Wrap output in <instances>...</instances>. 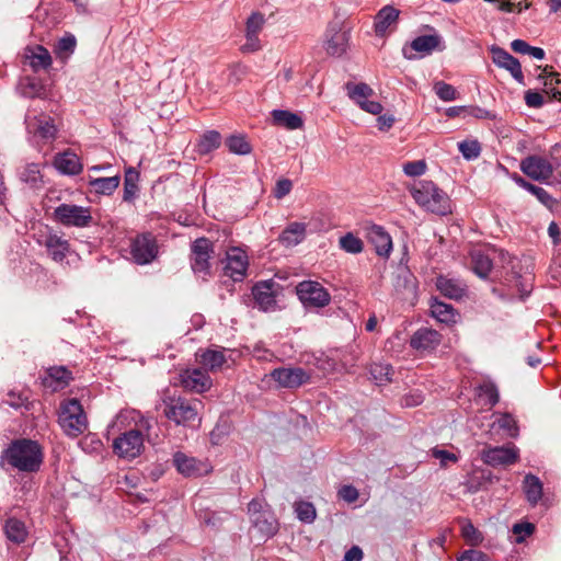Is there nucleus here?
Segmentation results:
<instances>
[{
	"mask_svg": "<svg viewBox=\"0 0 561 561\" xmlns=\"http://www.w3.org/2000/svg\"><path fill=\"white\" fill-rule=\"evenodd\" d=\"M491 54L496 66L506 69L519 84H525L522 66L517 58L501 47H492Z\"/></svg>",
	"mask_w": 561,
	"mask_h": 561,
	"instance_id": "nucleus-18",
	"label": "nucleus"
},
{
	"mask_svg": "<svg viewBox=\"0 0 561 561\" xmlns=\"http://www.w3.org/2000/svg\"><path fill=\"white\" fill-rule=\"evenodd\" d=\"M293 188V183L288 179H280L276 182L275 188H274V196L278 199L285 197L290 193Z\"/></svg>",
	"mask_w": 561,
	"mask_h": 561,
	"instance_id": "nucleus-60",
	"label": "nucleus"
},
{
	"mask_svg": "<svg viewBox=\"0 0 561 561\" xmlns=\"http://www.w3.org/2000/svg\"><path fill=\"white\" fill-rule=\"evenodd\" d=\"M214 244L207 238H198L191 245V265L195 273L208 274Z\"/></svg>",
	"mask_w": 561,
	"mask_h": 561,
	"instance_id": "nucleus-10",
	"label": "nucleus"
},
{
	"mask_svg": "<svg viewBox=\"0 0 561 561\" xmlns=\"http://www.w3.org/2000/svg\"><path fill=\"white\" fill-rule=\"evenodd\" d=\"M55 165L58 170L66 174H78L82 170L79 158L72 152H65L56 157Z\"/></svg>",
	"mask_w": 561,
	"mask_h": 561,
	"instance_id": "nucleus-36",
	"label": "nucleus"
},
{
	"mask_svg": "<svg viewBox=\"0 0 561 561\" xmlns=\"http://www.w3.org/2000/svg\"><path fill=\"white\" fill-rule=\"evenodd\" d=\"M130 255L138 265L149 264L159 253V245L152 232H142L130 240Z\"/></svg>",
	"mask_w": 561,
	"mask_h": 561,
	"instance_id": "nucleus-6",
	"label": "nucleus"
},
{
	"mask_svg": "<svg viewBox=\"0 0 561 561\" xmlns=\"http://www.w3.org/2000/svg\"><path fill=\"white\" fill-rule=\"evenodd\" d=\"M180 383L188 391L203 393L210 389L211 379L202 369H186L180 375Z\"/></svg>",
	"mask_w": 561,
	"mask_h": 561,
	"instance_id": "nucleus-17",
	"label": "nucleus"
},
{
	"mask_svg": "<svg viewBox=\"0 0 561 561\" xmlns=\"http://www.w3.org/2000/svg\"><path fill=\"white\" fill-rule=\"evenodd\" d=\"M436 288L446 298L456 300L461 299L466 291L460 282L442 275L436 278Z\"/></svg>",
	"mask_w": 561,
	"mask_h": 561,
	"instance_id": "nucleus-28",
	"label": "nucleus"
},
{
	"mask_svg": "<svg viewBox=\"0 0 561 561\" xmlns=\"http://www.w3.org/2000/svg\"><path fill=\"white\" fill-rule=\"evenodd\" d=\"M442 342V335L433 329L421 328L414 332L410 340V346L419 353H431Z\"/></svg>",
	"mask_w": 561,
	"mask_h": 561,
	"instance_id": "nucleus-16",
	"label": "nucleus"
},
{
	"mask_svg": "<svg viewBox=\"0 0 561 561\" xmlns=\"http://www.w3.org/2000/svg\"><path fill=\"white\" fill-rule=\"evenodd\" d=\"M251 522L253 526L266 537H271L277 531L276 519L270 512L252 517Z\"/></svg>",
	"mask_w": 561,
	"mask_h": 561,
	"instance_id": "nucleus-39",
	"label": "nucleus"
},
{
	"mask_svg": "<svg viewBox=\"0 0 561 561\" xmlns=\"http://www.w3.org/2000/svg\"><path fill=\"white\" fill-rule=\"evenodd\" d=\"M173 466L179 473L186 478H196L208 472L206 463L182 451H176L173 455Z\"/></svg>",
	"mask_w": 561,
	"mask_h": 561,
	"instance_id": "nucleus-15",
	"label": "nucleus"
},
{
	"mask_svg": "<svg viewBox=\"0 0 561 561\" xmlns=\"http://www.w3.org/2000/svg\"><path fill=\"white\" fill-rule=\"evenodd\" d=\"M369 373L377 383L383 385L391 382L394 370L393 367L389 364L374 363L370 365Z\"/></svg>",
	"mask_w": 561,
	"mask_h": 561,
	"instance_id": "nucleus-43",
	"label": "nucleus"
},
{
	"mask_svg": "<svg viewBox=\"0 0 561 561\" xmlns=\"http://www.w3.org/2000/svg\"><path fill=\"white\" fill-rule=\"evenodd\" d=\"M139 172L133 168L129 167L125 171V178H124V194H123V201L124 202H133L136 197V194L138 192V181H139Z\"/></svg>",
	"mask_w": 561,
	"mask_h": 561,
	"instance_id": "nucleus-37",
	"label": "nucleus"
},
{
	"mask_svg": "<svg viewBox=\"0 0 561 561\" xmlns=\"http://www.w3.org/2000/svg\"><path fill=\"white\" fill-rule=\"evenodd\" d=\"M72 380V374L65 366H54L47 369V375L43 379V385L51 391H58L66 388Z\"/></svg>",
	"mask_w": 561,
	"mask_h": 561,
	"instance_id": "nucleus-22",
	"label": "nucleus"
},
{
	"mask_svg": "<svg viewBox=\"0 0 561 561\" xmlns=\"http://www.w3.org/2000/svg\"><path fill=\"white\" fill-rule=\"evenodd\" d=\"M144 449V435L139 430H129L113 442L114 453L127 459L136 458Z\"/></svg>",
	"mask_w": 561,
	"mask_h": 561,
	"instance_id": "nucleus-8",
	"label": "nucleus"
},
{
	"mask_svg": "<svg viewBox=\"0 0 561 561\" xmlns=\"http://www.w3.org/2000/svg\"><path fill=\"white\" fill-rule=\"evenodd\" d=\"M403 171L409 176H420L425 173L426 163L424 160L410 161L403 165Z\"/></svg>",
	"mask_w": 561,
	"mask_h": 561,
	"instance_id": "nucleus-56",
	"label": "nucleus"
},
{
	"mask_svg": "<svg viewBox=\"0 0 561 561\" xmlns=\"http://www.w3.org/2000/svg\"><path fill=\"white\" fill-rule=\"evenodd\" d=\"M221 144V135L217 130H208L203 134L196 145L199 154H208L213 150L219 148Z\"/></svg>",
	"mask_w": 561,
	"mask_h": 561,
	"instance_id": "nucleus-38",
	"label": "nucleus"
},
{
	"mask_svg": "<svg viewBox=\"0 0 561 561\" xmlns=\"http://www.w3.org/2000/svg\"><path fill=\"white\" fill-rule=\"evenodd\" d=\"M272 117L275 125L290 130L301 128L304 125V121L299 115L285 110H274Z\"/></svg>",
	"mask_w": 561,
	"mask_h": 561,
	"instance_id": "nucleus-33",
	"label": "nucleus"
},
{
	"mask_svg": "<svg viewBox=\"0 0 561 561\" xmlns=\"http://www.w3.org/2000/svg\"><path fill=\"white\" fill-rule=\"evenodd\" d=\"M410 193L415 203L427 211L439 216L451 214L449 196L432 181H419Z\"/></svg>",
	"mask_w": 561,
	"mask_h": 561,
	"instance_id": "nucleus-3",
	"label": "nucleus"
},
{
	"mask_svg": "<svg viewBox=\"0 0 561 561\" xmlns=\"http://www.w3.org/2000/svg\"><path fill=\"white\" fill-rule=\"evenodd\" d=\"M348 32L339 22L329 24L325 31V50L331 56H342L346 51Z\"/></svg>",
	"mask_w": 561,
	"mask_h": 561,
	"instance_id": "nucleus-14",
	"label": "nucleus"
},
{
	"mask_svg": "<svg viewBox=\"0 0 561 561\" xmlns=\"http://www.w3.org/2000/svg\"><path fill=\"white\" fill-rule=\"evenodd\" d=\"M7 397L3 402L14 409L26 407L28 403V396L24 392L9 391Z\"/></svg>",
	"mask_w": 561,
	"mask_h": 561,
	"instance_id": "nucleus-55",
	"label": "nucleus"
},
{
	"mask_svg": "<svg viewBox=\"0 0 561 561\" xmlns=\"http://www.w3.org/2000/svg\"><path fill=\"white\" fill-rule=\"evenodd\" d=\"M270 376L282 388H298L309 381V374L301 367H280L271 371Z\"/></svg>",
	"mask_w": 561,
	"mask_h": 561,
	"instance_id": "nucleus-12",
	"label": "nucleus"
},
{
	"mask_svg": "<svg viewBox=\"0 0 561 561\" xmlns=\"http://www.w3.org/2000/svg\"><path fill=\"white\" fill-rule=\"evenodd\" d=\"M199 364L209 371H218L227 359L222 351L206 350L197 353Z\"/></svg>",
	"mask_w": 561,
	"mask_h": 561,
	"instance_id": "nucleus-30",
	"label": "nucleus"
},
{
	"mask_svg": "<svg viewBox=\"0 0 561 561\" xmlns=\"http://www.w3.org/2000/svg\"><path fill=\"white\" fill-rule=\"evenodd\" d=\"M7 538L14 543H22L27 537V530L23 522L18 518H8L4 524Z\"/></svg>",
	"mask_w": 561,
	"mask_h": 561,
	"instance_id": "nucleus-35",
	"label": "nucleus"
},
{
	"mask_svg": "<svg viewBox=\"0 0 561 561\" xmlns=\"http://www.w3.org/2000/svg\"><path fill=\"white\" fill-rule=\"evenodd\" d=\"M230 152L236 154H249L252 150L250 142L242 135H232L226 140Z\"/></svg>",
	"mask_w": 561,
	"mask_h": 561,
	"instance_id": "nucleus-44",
	"label": "nucleus"
},
{
	"mask_svg": "<svg viewBox=\"0 0 561 561\" xmlns=\"http://www.w3.org/2000/svg\"><path fill=\"white\" fill-rule=\"evenodd\" d=\"M367 238L380 256H389L392 250V240L389 233L381 227L373 225L367 230Z\"/></svg>",
	"mask_w": 561,
	"mask_h": 561,
	"instance_id": "nucleus-23",
	"label": "nucleus"
},
{
	"mask_svg": "<svg viewBox=\"0 0 561 561\" xmlns=\"http://www.w3.org/2000/svg\"><path fill=\"white\" fill-rule=\"evenodd\" d=\"M471 270L480 278H486L492 271V260L481 250H473L470 253Z\"/></svg>",
	"mask_w": 561,
	"mask_h": 561,
	"instance_id": "nucleus-32",
	"label": "nucleus"
},
{
	"mask_svg": "<svg viewBox=\"0 0 561 561\" xmlns=\"http://www.w3.org/2000/svg\"><path fill=\"white\" fill-rule=\"evenodd\" d=\"M339 244L342 250L352 254L360 253L364 249L363 241L352 232H347L345 236L341 237Z\"/></svg>",
	"mask_w": 561,
	"mask_h": 561,
	"instance_id": "nucleus-45",
	"label": "nucleus"
},
{
	"mask_svg": "<svg viewBox=\"0 0 561 561\" xmlns=\"http://www.w3.org/2000/svg\"><path fill=\"white\" fill-rule=\"evenodd\" d=\"M458 149L466 160H472L480 156L481 146L478 140H465L458 144Z\"/></svg>",
	"mask_w": 561,
	"mask_h": 561,
	"instance_id": "nucleus-49",
	"label": "nucleus"
},
{
	"mask_svg": "<svg viewBox=\"0 0 561 561\" xmlns=\"http://www.w3.org/2000/svg\"><path fill=\"white\" fill-rule=\"evenodd\" d=\"M499 425L502 430L506 431L511 437L518 435L517 421L513 415L505 413L499 419Z\"/></svg>",
	"mask_w": 561,
	"mask_h": 561,
	"instance_id": "nucleus-54",
	"label": "nucleus"
},
{
	"mask_svg": "<svg viewBox=\"0 0 561 561\" xmlns=\"http://www.w3.org/2000/svg\"><path fill=\"white\" fill-rule=\"evenodd\" d=\"M53 219L65 227L77 228H85L93 222L89 207L66 203L60 204L54 209Z\"/></svg>",
	"mask_w": 561,
	"mask_h": 561,
	"instance_id": "nucleus-5",
	"label": "nucleus"
},
{
	"mask_svg": "<svg viewBox=\"0 0 561 561\" xmlns=\"http://www.w3.org/2000/svg\"><path fill=\"white\" fill-rule=\"evenodd\" d=\"M410 46L414 51L423 55H430L434 50L444 49V46H442V36L437 33L417 36L411 42Z\"/></svg>",
	"mask_w": 561,
	"mask_h": 561,
	"instance_id": "nucleus-26",
	"label": "nucleus"
},
{
	"mask_svg": "<svg viewBox=\"0 0 561 561\" xmlns=\"http://www.w3.org/2000/svg\"><path fill=\"white\" fill-rule=\"evenodd\" d=\"M20 180L32 188L41 187L43 184V176L39 171V165L37 163L27 164L20 173Z\"/></svg>",
	"mask_w": 561,
	"mask_h": 561,
	"instance_id": "nucleus-42",
	"label": "nucleus"
},
{
	"mask_svg": "<svg viewBox=\"0 0 561 561\" xmlns=\"http://www.w3.org/2000/svg\"><path fill=\"white\" fill-rule=\"evenodd\" d=\"M22 92L24 96L31 99H45L47 96V90L44 84L35 79H28L27 83L23 87Z\"/></svg>",
	"mask_w": 561,
	"mask_h": 561,
	"instance_id": "nucleus-47",
	"label": "nucleus"
},
{
	"mask_svg": "<svg viewBox=\"0 0 561 561\" xmlns=\"http://www.w3.org/2000/svg\"><path fill=\"white\" fill-rule=\"evenodd\" d=\"M272 285L271 282H261L255 284L252 288L254 301L263 311L270 310L276 304Z\"/></svg>",
	"mask_w": 561,
	"mask_h": 561,
	"instance_id": "nucleus-25",
	"label": "nucleus"
},
{
	"mask_svg": "<svg viewBox=\"0 0 561 561\" xmlns=\"http://www.w3.org/2000/svg\"><path fill=\"white\" fill-rule=\"evenodd\" d=\"M520 170L535 181H547L553 173L552 164L543 157L529 156L522 160Z\"/></svg>",
	"mask_w": 561,
	"mask_h": 561,
	"instance_id": "nucleus-13",
	"label": "nucleus"
},
{
	"mask_svg": "<svg viewBox=\"0 0 561 561\" xmlns=\"http://www.w3.org/2000/svg\"><path fill=\"white\" fill-rule=\"evenodd\" d=\"M245 43L242 45L243 53H253L261 48L259 35L245 33Z\"/></svg>",
	"mask_w": 561,
	"mask_h": 561,
	"instance_id": "nucleus-62",
	"label": "nucleus"
},
{
	"mask_svg": "<svg viewBox=\"0 0 561 561\" xmlns=\"http://www.w3.org/2000/svg\"><path fill=\"white\" fill-rule=\"evenodd\" d=\"M461 536L467 543L471 546H478L483 540L482 533L473 526V524L467 520L461 527Z\"/></svg>",
	"mask_w": 561,
	"mask_h": 561,
	"instance_id": "nucleus-46",
	"label": "nucleus"
},
{
	"mask_svg": "<svg viewBox=\"0 0 561 561\" xmlns=\"http://www.w3.org/2000/svg\"><path fill=\"white\" fill-rule=\"evenodd\" d=\"M431 312L434 318L443 323L455 322V309L451 305L435 299L431 305Z\"/></svg>",
	"mask_w": 561,
	"mask_h": 561,
	"instance_id": "nucleus-40",
	"label": "nucleus"
},
{
	"mask_svg": "<svg viewBox=\"0 0 561 561\" xmlns=\"http://www.w3.org/2000/svg\"><path fill=\"white\" fill-rule=\"evenodd\" d=\"M12 468L21 472L34 473L41 469L44 460L42 446L30 438H19L10 443L1 455Z\"/></svg>",
	"mask_w": 561,
	"mask_h": 561,
	"instance_id": "nucleus-1",
	"label": "nucleus"
},
{
	"mask_svg": "<svg viewBox=\"0 0 561 561\" xmlns=\"http://www.w3.org/2000/svg\"><path fill=\"white\" fill-rule=\"evenodd\" d=\"M434 91L440 100L446 102L454 101L458 96L456 89L451 84L444 81L436 82L434 84Z\"/></svg>",
	"mask_w": 561,
	"mask_h": 561,
	"instance_id": "nucleus-51",
	"label": "nucleus"
},
{
	"mask_svg": "<svg viewBox=\"0 0 561 561\" xmlns=\"http://www.w3.org/2000/svg\"><path fill=\"white\" fill-rule=\"evenodd\" d=\"M306 237V225L302 222H291L279 236V242L289 248L300 243Z\"/></svg>",
	"mask_w": 561,
	"mask_h": 561,
	"instance_id": "nucleus-29",
	"label": "nucleus"
},
{
	"mask_svg": "<svg viewBox=\"0 0 561 561\" xmlns=\"http://www.w3.org/2000/svg\"><path fill=\"white\" fill-rule=\"evenodd\" d=\"M481 392L488 397L490 407H494L500 401L497 387L492 382H486L480 386Z\"/></svg>",
	"mask_w": 561,
	"mask_h": 561,
	"instance_id": "nucleus-57",
	"label": "nucleus"
},
{
	"mask_svg": "<svg viewBox=\"0 0 561 561\" xmlns=\"http://www.w3.org/2000/svg\"><path fill=\"white\" fill-rule=\"evenodd\" d=\"M24 57L35 72L39 70H47L53 64V59L48 49L42 45L27 47L25 49Z\"/></svg>",
	"mask_w": 561,
	"mask_h": 561,
	"instance_id": "nucleus-24",
	"label": "nucleus"
},
{
	"mask_svg": "<svg viewBox=\"0 0 561 561\" xmlns=\"http://www.w3.org/2000/svg\"><path fill=\"white\" fill-rule=\"evenodd\" d=\"M119 175L96 178L89 181L90 191L96 194L111 195L119 185Z\"/></svg>",
	"mask_w": 561,
	"mask_h": 561,
	"instance_id": "nucleus-34",
	"label": "nucleus"
},
{
	"mask_svg": "<svg viewBox=\"0 0 561 561\" xmlns=\"http://www.w3.org/2000/svg\"><path fill=\"white\" fill-rule=\"evenodd\" d=\"M345 90L348 98L354 101L363 111L378 115L382 111V105L379 102L370 101L369 98L375 94V91L364 82L345 84Z\"/></svg>",
	"mask_w": 561,
	"mask_h": 561,
	"instance_id": "nucleus-9",
	"label": "nucleus"
},
{
	"mask_svg": "<svg viewBox=\"0 0 561 561\" xmlns=\"http://www.w3.org/2000/svg\"><path fill=\"white\" fill-rule=\"evenodd\" d=\"M499 2V10L503 12H522L523 10H526L529 8V3L525 2L524 4L522 2L514 3L506 0H500Z\"/></svg>",
	"mask_w": 561,
	"mask_h": 561,
	"instance_id": "nucleus-61",
	"label": "nucleus"
},
{
	"mask_svg": "<svg viewBox=\"0 0 561 561\" xmlns=\"http://www.w3.org/2000/svg\"><path fill=\"white\" fill-rule=\"evenodd\" d=\"M524 99L528 107L539 108L545 104L543 95L534 90H527Z\"/></svg>",
	"mask_w": 561,
	"mask_h": 561,
	"instance_id": "nucleus-58",
	"label": "nucleus"
},
{
	"mask_svg": "<svg viewBox=\"0 0 561 561\" xmlns=\"http://www.w3.org/2000/svg\"><path fill=\"white\" fill-rule=\"evenodd\" d=\"M339 495L347 503H353L358 499L359 494L357 489L353 485H344L339 490Z\"/></svg>",
	"mask_w": 561,
	"mask_h": 561,
	"instance_id": "nucleus-64",
	"label": "nucleus"
},
{
	"mask_svg": "<svg viewBox=\"0 0 561 561\" xmlns=\"http://www.w3.org/2000/svg\"><path fill=\"white\" fill-rule=\"evenodd\" d=\"M264 23V15L260 12H253L247 20L245 33L259 35Z\"/></svg>",
	"mask_w": 561,
	"mask_h": 561,
	"instance_id": "nucleus-53",
	"label": "nucleus"
},
{
	"mask_svg": "<svg viewBox=\"0 0 561 561\" xmlns=\"http://www.w3.org/2000/svg\"><path fill=\"white\" fill-rule=\"evenodd\" d=\"M39 243L47 249L51 260L55 262H62L70 252L69 241L53 230H49Z\"/></svg>",
	"mask_w": 561,
	"mask_h": 561,
	"instance_id": "nucleus-20",
	"label": "nucleus"
},
{
	"mask_svg": "<svg viewBox=\"0 0 561 561\" xmlns=\"http://www.w3.org/2000/svg\"><path fill=\"white\" fill-rule=\"evenodd\" d=\"M481 458L492 467L511 466L518 461L519 450L515 445L486 447L481 451Z\"/></svg>",
	"mask_w": 561,
	"mask_h": 561,
	"instance_id": "nucleus-11",
	"label": "nucleus"
},
{
	"mask_svg": "<svg viewBox=\"0 0 561 561\" xmlns=\"http://www.w3.org/2000/svg\"><path fill=\"white\" fill-rule=\"evenodd\" d=\"M458 561H491L490 557L480 550H465Z\"/></svg>",
	"mask_w": 561,
	"mask_h": 561,
	"instance_id": "nucleus-59",
	"label": "nucleus"
},
{
	"mask_svg": "<svg viewBox=\"0 0 561 561\" xmlns=\"http://www.w3.org/2000/svg\"><path fill=\"white\" fill-rule=\"evenodd\" d=\"M36 133L46 140L54 139L57 133V128L54 121L48 116H43L38 119Z\"/></svg>",
	"mask_w": 561,
	"mask_h": 561,
	"instance_id": "nucleus-48",
	"label": "nucleus"
},
{
	"mask_svg": "<svg viewBox=\"0 0 561 561\" xmlns=\"http://www.w3.org/2000/svg\"><path fill=\"white\" fill-rule=\"evenodd\" d=\"M393 286L398 294L402 295L404 298H408L410 296H415L417 282L414 275H412L409 271H403L396 276Z\"/></svg>",
	"mask_w": 561,
	"mask_h": 561,
	"instance_id": "nucleus-31",
	"label": "nucleus"
},
{
	"mask_svg": "<svg viewBox=\"0 0 561 561\" xmlns=\"http://www.w3.org/2000/svg\"><path fill=\"white\" fill-rule=\"evenodd\" d=\"M58 422L68 436L77 437L88 428L87 415L78 399L60 403Z\"/></svg>",
	"mask_w": 561,
	"mask_h": 561,
	"instance_id": "nucleus-4",
	"label": "nucleus"
},
{
	"mask_svg": "<svg viewBox=\"0 0 561 561\" xmlns=\"http://www.w3.org/2000/svg\"><path fill=\"white\" fill-rule=\"evenodd\" d=\"M77 47V39L72 34H67L64 37L59 38L55 46L54 53L60 59H67L70 55L73 54Z\"/></svg>",
	"mask_w": 561,
	"mask_h": 561,
	"instance_id": "nucleus-41",
	"label": "nucleus"
},
{
	"mask_svg": "<svg viewBox=\"0 0 561 561\" xmlns=\"http://www.w3.org/2000/svg\"><path fill=\"white\" fill-rule=\"evenodd\" d=\"M295 511L297 517L304 523H312L317 516L313 504L309 502L301 501L296 503Z\"/></svg>",
	"mask_w": 561,
	"mask_h": 561,
	"instance_id": "nucleus-50",
	"label": "nucleus"
},
{
	"mask_svg": "<svg viewBox=\"0 0 561 561\" xmlns=\"http://www.w3.org/2000/svg\"><path fill=\"white\" fill-rule=\"evenodd\" d=\"M523 490L527 502L536 506L542 497L543 485L537 476L527 473L523 480Z\"/></svg>",
	"mask_w": 561,
	"mask_h": 561,
	"instance_id": "nucleus-27",
	"label": "nucleus"
},
{
	"mask_svg": "<svg viewBox=\"0 0 561 561\" xmlns=\"http://www.w3.org/2000/svg\"><path fill=\"white\" fill-rule=\"evenodd\" d=\"M296 291L305 307L322 308L329 305L331 300L329 291L318 282H300Z\"/></svg>",
	"mask_w": 561,
	"mask_h": 561,
	"instance_id": "nucleus-7",
	"label": "nucleus"
},
{
	"mask_svg": "<svg viewBox=\"0 0 561 561\" xmlns=\"http://www.w3.org/2000/svg\"><path fill=\"white\" fill-rule=\"evenodd\" d=\"M162 403L164 416L176 425L194 427L201 423L204 404L199 399L172 394L165 396Z\"/></svg>",
	"mask_w": 561,
	"mask_h": 561,
	"instance_id": "nucleus-2",
	"label": "nucleus"
},
{
	"mask_svg": "<svg viewBox=\"0 0 561 561\" xmlns=\"http://www.w3.org/2000/svg\"><path fill=\"white\" fill-rule=\"evenodd\" d=\"M248 256L244 251L232 248L227 252L226 274L234 282L242 280L248 268Z\"/></svg>",
	"mask_w": 561,
	"mask_h": 561,
	"instance_id": "nucleus-19",
	"label": "nucleus"
},
{
	"mask_svg": "<svg viewBox=\"0 0 561 561\" xmlns=\"http://www.w3.org/2000/svg\"><path fill=\"white\" fill-rule=\"evenodd\" d=\"M400 11L392 5H386L375 16V32L378 36H385L397 27Z\"/></svg>",
	"mask_w": 561,
	"mask_h": 561,
	"instance_id": "nucleus-21",
	"label": "nucleus"
},
{
	"mask_svg": "<svg viewBox=\"0 0 561 561\" xmlns=\"http://www.w3.org/2000/svg\"><path fill=\"white\" fill-rule=\"evenodd\" d=\"M536 527L533 523L524 522L513 525L512 531L516 536V542L522 543L526 537L534 534Z\"/></svg>",
	"mask_w": 561,
	"mask_h": 561,
	"instance_id": "nucleus-52",
	"label": "nucleus"
},
{
	"mask_svg": "<svg viewBox=\"0 0 561 561\" xmlns=\"http://www.w3.org/2000/svg\"><path fill=\"white\" fill-rule=\"evenodd\" d=\"M432 455L434 458L440 460L442 466H446L448 461L456 462L458 460L455 454L445 449L434 448Z\"/></svg>",
	"mask_w": 561,
	"mask_h": 561,
	"instance_id": "nucleus-63",
	"label": "nucleus"
}]
</instances>
